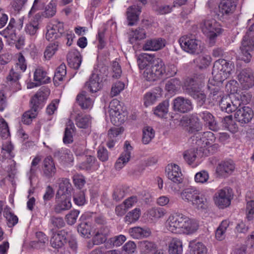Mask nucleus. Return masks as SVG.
Here are the masks:
<instances>
[{"instance_id":"f257e3e1","label":"nucleus","mask_w":254,"mask_h":254,"mask_svg":"<svg viewBox=\"0 0 254 254\" xmlns=\"http://www.w3.org/2000/svg\"><path fill=\"white\" fill-rule=\"evenodd\" d=\"M139 69L142 71L144 79L149 81H154L160 78L165 72V65L160 59L155 60L154 57L144 54L137 60Z\"/></svg>"},{"instance_id":"f03ea898","label":"nucleus","mask_w":254,"mask_h":254,"mask_svg":"<svg viewBox=\"0 0 254 254\" xmlns=\"http://www.w3.org/2000/svg\"><path fill=\"white\" fill-rule=\"evenodd\" d=\"M168 230L175 234H190L198 228L197 224L182 214L175 213L170 215L166 222Z\"/></svg>"},{"instance_id":"7ed1b4c3","label":"nucleus","mask_w":254,"mask_h":254,"mask_svg":"<svg viewBox=\"0 0 254 254\" xmlns=\"http://www.w3.org/2000/svg\"><path fill=\"white\" fill-rule=\"evenodd\" d=\"M49 94V89L44 87L40 89L33 96L31 100V109L25 112L22 116V122L24 124L29 125L31 123L32 119L35 118L37 115L39 106L47 99Z\"/></svg>"},{"instance_id":"20e7f679","label":"nucleus","mask_w":254,"mask_h":254,"mask_svg":"<svg viewBox=\"0 0 254 254\" xmlns=\"http://www.w3.org/2000/svg\"><path fill=\"white\" fill-rule=\"evenodd\" d=\"M180 195L185 201L190 203L198 210H203L207 207L206 198L195 188L185 189L181 192Z\"/></svg>"},{"instance_id":"39448f33","label":"nucleus","mask_w":254,"mask_h":254,"mask_svg":"<svg viewBox=\"0 0 254 254\" xmlns=\"http://www.w3.org/2000/svg\"><path fill=\"white\" fill-rule=\"evenodd\" d=\"M64 29V23L63 22L54 21L47 27V32L46 34V38L49 41H53L62 37L64 40H66V45L70 46L72 44L74 34L71 33H65Z\"/></svg>"},{"instance_id":"423d86ee","label":"nucleus","mask_w":254,"mask_h":254,"mask_svg":"<svg viewBox=\"0 0 254 254\" xmlns=\"http://www.w3.org/2000/svg\"><path fill=\"white\" fill-rule=\"evenodd\" d=\"M202 32L208 38L209 45L212 46L216 42V38L222 32L220 25L214 19H205L199 24Z\"/></svg>"},{"instance_id":"0eeeda50","label":"nucleus","mask_w":254,"mask_h":254,"mask_svg":"<svg viewBox=\"0 0 254 254\" xmlns=\"http://www.w3.org/2000/svg\"><path fill=\"white\" fill-rule=\"evenodd\" d=\"M240 49L242 54V60L249 63L252 57L250 52L254 51V23L244 36Z\"/></svg>"},{"instance_id":"6e6552de","label":"nucleus","mask_w":254,"mask_h":254,"mask_svg":"<svg viewBox=\"0 0 254 254\" xmlns=\"http://www.w3.org/2000/svg\"><path fill=\"white\" fill-rule=\"evenodd\" d=\"M233 68L232 63L224 59H219L214 63L212 74L216 80L222 81L229 77Z\"/></svg>"},{"instance_id":"1a4fd4ad","label":"nucleus","mask_w":254,"mask_h":254,"mask_svg":"<svg viewBox=\"0 0 254 254\" xmlns=\"http://www.w3.org/2000/svg\"><path fill=\"white\" fill-rule=\"evenodd\" d=\"M205 79L203 74H194L187 77L184 82L183 89L186 93L190 95L201 89Z\"/></svg>"},{"instance_id":"9d476101","label":"nucleus","mask_w":254,"mask_h":254,"mask_svg":"<svg viewBox=\"0 0 254 254\" xmlns=\"http://www.w3.org/2000/svg\"><path fill=\"white\" fill-rule=\"evenodd\" d=\"M108 113L111 122L115 126H119L125 121V116L122 114V106L118 100L114 99L110 102Z\"/></svg>"},{"instance_id":"9b49d317","label":"nucleus","mask_w":254,"mask_h":254,"mask_svg":"<svg viewBox=\"0 0 254 254\" xmlns=\"http://www.w3.org/2000/svg\"><path fill=\"white\" fill-rule=\"evenodd\" d=\"M182 48L186 52L190 54H198L201 50V41L191 36L185 35L179 39Z\"/></svg>"},{"instance_id":"f8f14e48","label":"nucleus","mask_w":254,"mask_h":254,"mask_svg":"<svg viewBox=\"0 0 254 254\" xmlns=\"http://www.w3.org/2000/svg\"><path fill=\"white\" fill-rule=\"evenodd\" d=\"M215 139L214 133L211 131L197 134L195 137V143L197 145L196 148L197 155H201L203 149L214 143Z\"/></svg>"},{"instance_id":"ddd939ff","label":"nucleus","mask_w":254,"mask_h":254,"mask_svg":"<svg viewBox=\"0 0 254 254\" xmlns=\"http://www.w3.org/2000/svg\"><path fill=\"white\" fill-rule=\"evenodd\" d=\"M238 79L242 88L248 90L254 86V72L250 68L243 69L238 75Z\"/></svg>"},{"instance_id":"4468645a","label":"nucleus","mask_w":254,"mask_h":254,"mask_svg":"<svg viewBox=\"0 0 254 254\" xmlns=\"http://www.w3.org/2000/svg\"><path fill=\"white\" fill-rule=\"evenodd\" d=\"M215 204L220 208H224L230 205L232 198V190L224 188L216 193Z\"/></svg>"},{"instance_id":"2eb2a0df","label":"nucleus","mask_w":254,"mask_h":254,"mask_svg":"<svg viewBox=\"0 0 254 254\" xmlns=\"http://www.w3.org/2000/svg\"><path fill=\"white\" fill-rule=\"evenodd\" d=\"M198 115L209 129L213 131H217L219 129L218 124L214 117L207 108L201 107L198 111Z\"/></svg>"},{"instance_id":"dca6fc26","label":"nucleus","mask_w":254,"mask_h":254,"mask_svg":"<svg viewBox=\"0 0 254 254\" xmlns=\"http://www.w3.org/2000/svg\"><path fill=\"white\" fill-rule=\"evenodd\" d=\"M254 116L252 109L248 106H243L238 109L235 113L236 121L242 124L250 123Z\"/></svg>"},{"instance_id":"f3484780","label":"nucleus","mask_w":254,"mask_h":254,"mask_svg":"<svg viewBox=\"0 0 254 254\" xmlns=\"http://www.w3.org/2000/svg\"><path fill=\"white\" fill-rule=\"evenodd\" d=\"M124 148V152L122 153L115 164V168L117 170H120L123 168L130 158V152L132 150V147L129 141H126L125 142Z\"/></svg>"},{"instance_id":"a211bd4d","label":"nucleus","mask_w":254,"mask_h":254,"mask_svg":"<svg viewBox=\"0 0 254 254\" xmlns=\"http://www.w3.org/2000/svg\"><path fill=\"white\" fill-rule=\"evenodd\" d=\"M191 102L189 99L178 97L173 101V109L182 113H187L192 109Z\"/></svg>"},{"instance_id":"6ab92c4d","label":"nucleus","mask_w":254,"mask_h":254,"mask_svg":"<svg viewBox=\"0 0 254 254\" xmlns=\"http://www.w3.org/2000/svg\"><path fill=\"white\" fill-rule=\"evenodd\" d=\"M102 80L99 77L98 71L95 70L89 77L88 81L85 84V87L90 92H96L102 88Z\"/></svg>"},{"instance_id":"aec40b11","label":"nucleus","mask_w":254,"mask_h":254,"mask_svg":"<svg viewBox=\"0 0 254 254\" xmlns=\"http://www.w3.org/2000/svg\"><path fill=\"white\" fill-rule=\"evenodd\" d=\"M181 123L183 126L188 127L187 129L190 133L197 132L202 128L198 118L194 116L184 117L181 120Z\"/></svg>"},{"instance_id":"412c9836","label":"nucleus","mask_w":254,"mask_h":254,"mask_svg":"<svg viewBox=\"0 0 254 254\" xmlns=\"http://www.w3.org/2000/svg\"><path fill=\"white\" fill-rule=\"evenodd\" d=\"M166 171L168 179L172 182L176 184H181L183 182V175L177 165H168Z\"/></svg>"},{"instance_id":"4be33fe9","label":"nucleus","mask_w":254,"mask_h":254,"mask_svg":"<svg viewBox=\"0 0 254 254\" xmlns=\"http://www.w3.org/2000/svg\"><path fill=\"white\" fill-rule=\"evenodd\" d=\"M237 0H222L219 5V12L221 16H229L236 9Z\"/></svg>"},{"instance_id":"5701e85b","label":"nucleus","mask_w":254,"mask_h":254,"mask_svg":"<svg viewBox=\"0 0 254 254\" xmlns=\"http://www.w3.org/2000/svg\"><path fill=\"white\" fill-rule=\"evenodd\" d=\"M165 46V41L162 38L147 40L143 46L145 51H157Z\"/></svg>"},{"instance_id":"b1692460","label":"nucleus","mask_w":254,"mask_h":254,"mask_svg":"<svg viewBox=\"0 0 254 254\" xmlns=\"http://www.w3.org/2000/svg\"><path fill=\"white\" fill-rule=\"evenodd\" d=\"M43 173L45 176L48 178L53 177L56 173V168L52 157H46L43 161Z\"/></svg>"},{"instance_id":"393cba45","label":"nucleus","mask_w":254,"mask_h":254,"mask_svg":"<svg viewBox=\"0 0 254 254\" xmlns=\"http://www.w3.org/2000/svg\"><path fill=\"white\" fill-rule=\"evenodd\" d=\"M67 61L70 67L78 69L82 62L80 53L77 51L69 52L67 55Z\"/></svg>"},{"instance_id":"a878e982","label":"nucleus","mask_w":254,"mask_h":254,"mask_svg":"<svg viewBox=\"0 0 254 254\" xmlns=\"http://www.w3.org/2000/svg\"><path fill=\"white\" fill-rule=\"evenodd\" d=\"M54 156L64 163L70 164L74 160L73 156L71 151L65 148L57 150L54 153Z\"/></svg>"},{"instance_id":"bb28decb","label":"nucleus","mask_w":254,"mask_h":254,"mask_svg":"<svg viewBox=\"0 0 254 254\" xmlns=\"http://www.w3.org/2000/svg\"><path fill=\"white\" fill-rule=\"evenodd\" d=\"M141 12V7L139 6L133 5L129 7L127 11V18L128 25L132 26L138 20V16Z\"/></svg>"},{"instance_id":"cd10ccee","label":"nucleus","mask_w":254,"mask_h":254,"mask_svg":"<svg viewBox=\"0 0 254 254\" xmlns=\"http://www.w3.org/2000/svg\"><path fill=\"white\" fill-rule=\"evenodd\" d=\"M190 254H207V249L202 243L193 240L190 242Z\"/></svg>"},{"instance_id":"c85d7f7f","label":"nucleus","mask_w":254,"mask_h":254,"mask_svg":"<svg viewBox=\"0 0 254 254\" xmlns=\"http://www.w3.org/2000/svg\"><path fill=\"white\" fill-rule=\"evenodd\" d=\"M234 169V164L232 162H224L217 167L216 172L220 176H225L226 174L231 173Z\"/></svg>"},{"instance_id":"c756f323","label":"nucleus","mask_w":254,"mask_h":254,"mask_svg":"<svg viewBox=\"0 0 254 254\" xmlns=\"http://www.w3.org/2000/svg\"><path fill=\"white\" fill-rule=\"evenodd\" d=\"M146 37L145 30L141 27H138L134 31L132 30L129 34V42L131 44L134 43L137 40H141Z\"/></svg>"},{"instance_id":"7c9ffc66","label":"nucleus","mask_w":254,"mask_h":254,"mask_svg":"<svg viewBox=\"0 0 254 254\" xmlns=\"http://www.w3.org/2000/svg\"><path fill=\"white\" fill-rule=\"evenodd\" d=\"M59 189L56 194V197L58 196H64L70 193L72 190V186L69 183V180L67 179H62L60 180Z\"/></svg>"},{"instance_id":"2f4dec72","label":"nucleus","mask_w":254,"mask_h":254,"mask_svg":"<svg viewBox=\"0 0 254 254\" xmlns=\"http://www.w3.org/2000/svg\"><path fill=\"white\" fill-rule=\"evenodd\" d=\"M130 236L133 238L138 237H149L151 236V231L148 228L134 227L129 230Z\"/></svg>"},{"instance_id":"473e14b6","label":"nucleus","mask_w":254,"mask_h":254,"mask_svg":"<svg viewBox=\"0 0 254 254\" xmlns=\"http://www.w3.org/2000/svg\"><path fill=\"white\" fill-rule=\"evenodd\" d=\"M169 254H182L183 244L180 239H172L168 244Z\"/></svg>"},{"instance_id":"72a5a7b5","label":"nucleus","mask_w":254,"mask_h":254,"mask_svg":"<svg viewBox=\"0 0 254 254\" xmlns=\"http://www.w3.org/2000/svg\"><path fill=\"white\" fill-rule=\"evenodd\" d=\"M166 214L165 209L161 207H153L147 212V217L152 220H157Z\"/></svg>"},{"instance_id":"f704fd0d","label":"nucleus","mask_w":254,"mask_h":254,"mask_svg":"<svg viewBox=\"0 0 254 254\" xmlns=\"http://www.w3.org/2000/svg\"><path fill=\"white\" fill-rule=\"evenodd\" d=\"M76 101L79 105L83 109L90 108L92 105V101L90 97L86 96L85 92H82L78 94L76 97Z\"/></svg>"},{"instance_id":"c9c22d12","label":"nucleus","mask_w":254,"mask_h":254,"mask_svg":"<svg viewBox=\"0 0 254 254\" xmlns=\"http://www.w3.org/2000/svg\"><path fill=\"white\" fill-rule=\"evenodd\" d=\"M232 104L233 100L231 99L230 97L226 96L221 99L219 106L222 111L231 113L234 112V106Z\"/></svg>"},{"instance_id":"e433bc0d","label":"nucleus","mask_w":254,"mask_h":254,"mask_svg":"<svg viewBox=\"0 0 254 254\" xmlns=\"http://www.w3.org/2000/svg\"><path fill=\"white\" fill-rule=\"evenodd\" d=\"M194 62L199 69H202L206 68L209 65L211 58L208 55H200L194 60Z\"/></svg>"},{"instance_id":"4c0bfd02","label":"nucleus","mask_w":254,"mask_h":254,"mask_svg":"<svg viewBox=\"0 0 254 254\" xmlns=\"http://www.w3.org/2000/svg\"><path fill=\"white\" fill-rule=\"evenodd\" d=\"M169 103L168 100H165L160 103L154 110V114L163 118L168 113Z\"/></svg>"},{"instance_id":"58836bf2","label":"nucleus","mask_w":254,"mask_h":254,"mask_svg":"<svg viewBox=\"0 0 254 254\" xmlns=\"http://www.w3.org/2000/svg\"><path fill=\"white\" fill-rule=\"evenodd\" d=\"M76 124L80 128H86L91 123V117L89 115L83 116L78 114L75 118Z\"/></svg>"},{"instance_id":"ea45409f","label":"nucleus","mask_w":254,"mask_h":254,"mask_svg":"<svg viewBox=\"0 0 254 254\" xmlns=\"http://www.w3.org/2000/svg\"><path fill=\"white\" fill-rule=\"evenodd\" d=\"M142 133V141L144 144H148L154 138L155 135V131L152 127L149 126L145 127L143 128Z\"/></svg>"},{"instance_id":"a19ab883","label":"nucleus","mask_w":254,"mask_h":254,"mask_svg":"<svg viewBox=\"0 0 254 254\" xmlns=\"http://www.w3.org/2000/svg\"><path fill=\"white\" fill-rule=\"evenodd\" d=\"M39 18L35 17L31 22L26 25L25 28V31L26 33L30 35H34L39 28Z\"/></svg>"},{"instance_id":"79ce46f5","label":"nucleus","mask_w":254,"mask_h":254,"mask_svg":"<svg viewBox=\"0 0 254 254\" xmlns=\"http://www.w3.org/2000/svg\"><path fill=\"white\" fill-rule=\"evenodd\" d=\"M34 80L40 83H46L50 81V78L47 76V73L41 68L36 69L34 75Z\"/></svg>"},{"instance_id":"37998d69","label":"nucleus","mask_w":254,"mask_h":254,"mask_svg":"<svg viewBox=\"0 0 254 254\" xmlns=\"http://www.w3.org/2000/svg\"><path fill=\"white\" fill-rule=\"evenodd\" d=\"M140 209L136 208L131 211H129L125 217V221L128 224H130L132 222L137 221L140 216Z\"/></svg>"},{"instance_id":"c03bdc74","label":"nucleus","mask_w":254,"mask_h":254,"mask_svg":"<svg viewBox=\"0 0 254 254\" xmlns=\"http://www.w3.org/2000/svg\"><path fill=\"white\" fill-rule=\"evenodd\" d=\"M66 74V66L64 64H61L57 69L53 78L55 84H58V81H61Z\"/></svg>"},{"instance_id":"a18cd8bd","label":"nucleus","mask_w":254,"mask_h":254,"mask_svg":"<svg viewBox=\"0 0 254 254\" xmlns=\"http://www.w3.org/2000/svg\"><path fill=\"white\" fill-rule=\"evenodd\" d=\"M223 124L224 127L231 132H236L238 129V126L233 121L232 115H229L224 118Z\"/></svg>"},{"instance_id":"49530a36","label":"nucleus","mask_w":254,"mask_h":254,"mask_svg":"<svg viewBox=\"0 0 254 254\" xmlns=\"http://www.w3.org/2000/svg\"><path fill=\"white\" fill-rule=\"evenodd\" d=\"M60 202L55 206V210L57 213H60L63 210L69 209L71 207V204L69 199L66 197L63 198Z\"/></svg>"},{"instance_id":"de8ad7c7","label":"nucleus","mask_w":254,"mask_h":254,"mask_svg":"<svg viewBox=\"0 0 254 254\" xmlns=\"http://www.w3.org/2000/svg\"><path fill=\"white\" fill-rule=\"evenodd\" d=\"M59 43L55 41L50 43L47 47L44 53V57L46 59L49 60L58 50Z\"/></svg>"},{"instance_id":"09e8293b","label":"nucleus","mask_w":254,"mask_h":254,"mask_svg":"<svg viewBox=\"0 0 254 254\" xmlns=\"http://www.w3.org/2000/svg\"><path fill=\"white\" fill-rule=\"evenodd\" d=\"M95 160L94 156H87L86 160L79 164L78 167L81 170H89L94 164Z\"/></svg>"},{"instance_id":"8fccbe9b","label":"nucleus","mask_w":254,"mask_h":254,"mask_svg":"<svg viewBox=\"0 0 254 254\" xmlns=\"http://www.w3.org/2000/svg\"><path fill=\"white\" fill-rule=\"evenodd\" d=\"M73 125L68 126L65 129L63 142L65 144H69L73 142L72 133L73 132Z\"/></svg>"},{"instance_id":"3c124183","label":"nucleus","mask_w":254,"mask_h":254,"mask_svg":"<svg viewBox=\"0 0 254 254\" xmlns=\"http://www.w3.org/2000/svg\"><path fill=\"white\" fill-rule=\"evenodd\" d=\"M190 96L196 100L197 104L200 106H202L206 101V96L200 89L197 90L195 93L190 94Z\"/></svg>"},{"instance_id":"603ef678","label":"nucleus","mask_w":254,"mask_h":254,"mask_svg":"<svg viewBox=\"0 0 254 254\" xmlns=\"http://www.w3.org/2000/svg\"><path fill=\"white\" fill-rule=\"evenodd\" d=\"M56 2L53 0L51 1L49 4L46 7L44 14L45 16L50 18L55 15L56 12Z\"/></svg>"},{"instance_id":"864d4df0","label":"nucleus","mask_w":254,"mask_h":254,"mask_svg":"<svg viewBox=\"0 0 254 254\" xmlns=\"http://www.w3.org/2000/svg\"><path fill=\"white\" fill-rule=\"evenodd\" d=\"M4 216L9 227H13L18 223V217L14 213L10 211H6L5 212Z\"/></svg>"},{"instance_id":"5fc2aeb1","label":"nucleus","mask_w":254,"mask_h":254,"mask_svg":"<svg viewBox=\"0 0 254 254\" xmlns=\"http://www.w3.org/2000/svg\"><path fill=\"white\" fill-rule=\"evenodd\" d=\"M124 87L125 85L122 82H116L112 85L111 96L114 97L118 95L124 89Z\"/></svg>"},{"instance_id":"6e6d98bb","label":"nucleus","mask_w":254,"mask_h":254,"mask_svg":"<svg viewBox=\"0 0 254 254\" xmlns=\"http://www.w3.org/2000/svg\"><path fill=\"white\" fill-rule=\"evenodd\" d=\"M77 231L82 234V236L89 238V235L90 234V226L87 222L81 223L78 225Z\"/></svg>"},{"instance_id":"4d7b16f0","label":"nucleus","mask_w":254,"mask_h":254,"mask_svg":"<svg viewBox=\"0 0 254 254\" xmlns=\"http://www.w3.org/2000/svg\"><path fill=\"white\" fill-rule=\"evenodd\" d=\"M246 246L244 245L235 251L236 254H246L247 249H254V239H248L246 242Z\"/></svg>"},{"instance_id":"13d9d810","label":"nucleus","mask_w":254,"mask_h":254,"mask_svg":"<svg viewBox=\"0 0 254 254\" xmlns=\"http://www.w3.org/2000/svg\"><path fill=\"white\" fill-rule=\"evenodd\" d=\"M247 218L251 221L254 218V199L249 201L246 205Z\"/></svg>"},{"instance_id":"bf43d9fd","label":"nucleus","mask_w":254,"mask_h":254,"mask_svg":"<svg viewBox=\"0 0 254 254\" xmlns=\"http://www.w3.org/2000/svg\"><path fill=\"white\" fill-rule=\"evenodd\" d=\"M79 214V211L77 210H73L71 211L66 215L65 219L67 223L70 225L74 224L76 221Z\"/></svg>"},{"instance_id":"052dcab7","label":"nucleus","mask_w":254,"mask_h":254,"mask_svg":"<svg viewBox=\"0 0 254 254\" xmlns=\"http://www.w3.org/2000/svg\"><path fill=\"white\" fill-rule=\"evenodd\" d=\"M234 98L240 99L242 103L247 104L250 102L252 99V95L247 92H243L241 94L236 93Z\"/></svg>"},{"instance_id":"680f3d73","label":"nucleus","mask_w":254,"mask_h":254,"mask_svg":"<svg viewBox=\"0 0 254 254\" xmlns=\"http://www.w3.org/2000/svg\"><path fill=\"white\" fill-rule=\"evenodd\" d=\"M208 178L209 175L208 173L205 171H201L195 174L194 180L197 183L203 184L206 182Z\"/></svg>"},{"instance_id":"e2e57ef3","label":"nucleus","mask_w":254,"mask_h":254,"mask_svg":"<svg viewBox=\"0 0 254 254\" xmlns=\"http://www.w3.org/2000/svg\"><path fill=\"white\" fill-rule=\"evenodd\" d=\"M228 226L229 222L226 220L223 221L216 231V237L220 238L223 236Z\"/></svg>"},{"instance_id":"0e129e2a","label":"nucleus","mask_w":254,"mask_h":254,"mask_svg":"<svg viewBox=\"0 0 254 254\" xmlns=\"http://www.w3.org/2000/svg\"><path fill=\"white\" fill-rule=\"evenodd\" d=\"M196 154H197V151L195 152L194 150L190 149L184 153V157L186 161H187L189 164H190L194 161L196 157Z\"/></svg>"},{"instance_id":"69168bd1","label":"nucleus","mask_w":254,"mask_h":254,"mask_svg":"<svg viewBox=\"0 0 254 254\" xmlns=\"http://www.w3.org/2000/svg\"><path fill=\"white\" fill-rule=\"evenodd\" d=\"M0 133L2 137L8 136L9 134L8 125L3 118L0 119Z\"/></svg>"},{"instance_id":"338daca9","label":"nucleus","mask_w":254,"mask_h":254,"mask_svg":"<svg viewBox=\"0 0 254 254\" xmlns=\"http://www.w3.org/2000/svg\"><path fill=\"white\" fill-rule=\"evenodd\" d=\"M125 195V190L122 188H117L113 191L112 196L114 200L118 201L122 199Z\"/></svg>"},{"instance_id":"774afa93","label":"nucleus","mask_w":254,"mask_h":254,"mask_svg":"<svg viewBox=\"0 0 254 254\" xmlns=\"http://www.w3.org/2000/svg\"><path fill=\"white\" fill-rule=\"evenodd\" d=\"M218 144L213 143L212 145H210L206 148L203 149L201 152V155H198L202 156L203 155L207 156L209 153L213 154L218 150Z\"/></svg>"}]
</instances>
